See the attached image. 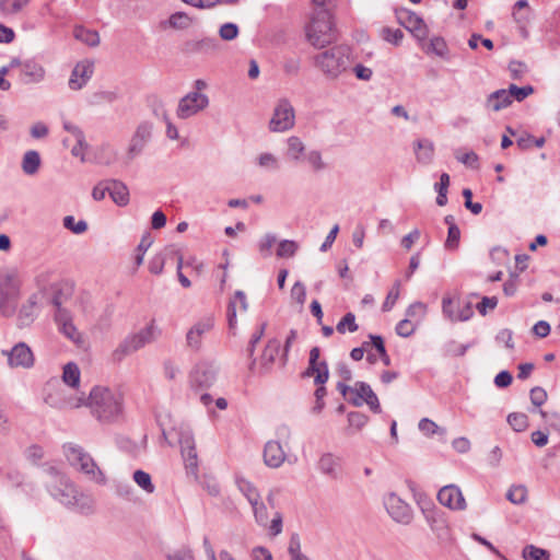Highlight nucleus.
I'll list each match as a JSON object with an SVG mask.
<instances>
[{"label":"nucleus","instance_id":"nucleus-49","mask_svg":"<svg viewBox=\"0 0 560 560\" xmlns=\"http://www.w3.org/2000/svg\"><path fill=\"white\" fill-rule=\"evenodd\" d=\"M460 230L457 225H453L447 231V237L445 241V248L448 250H455L459 246Z\"/></svg>","mask_w":560,"mask_h":560},{"label":"nucleus","instance_id":"nucleus-43","mask_svg":"<svg viewBox=\"0 0 560 560\" xmlns=\"http://www.w3.org/2000/svg\"><path fill=\"white\" fill-rule=\"evenodd\" d=\"M336 329L339 334H345L346 331L354 332L359 329L358 324L355 323V315L351 312L347 313L337 324Z\"/></svg>","mask_w":560,"mask_h":560},{"label":"nucleus","instance_id":"nucleus-15","mask_svg":"<svg viewBox=\"0 0 560 560\" xmlns=\"http://www.w3.org/2000/svg\"><path fill=\"white\" fill-rule=\"evenodd\" d=\"M168 260H176L177 269L183 268V255L180 254L179 249L173 245H170L151 258L149 261L150 272L153 275L162 273L164 266Z\"/></svg>","mask_w":560,"mask_h":560},{"label":"nucleus","instance_id":"nucleus-58","mask_svg":"<svg viewBox=\"0 0 560 560\" xmlns=\"http://www.w3.org/2000/svg\"><path fill=\"white\" fill-rule=\"evenodd\" d=\"M265 329H266V324H261L255 332H253L250 339H249V342H248V346H247V354L249 358H253L254 357V352H255V348H256V345L260 341V339L262 338L264 334H265Z\"/></svg>","mask_w":560,"mask_h":560},{"label":"nucleus","instance_id":"nucleus-23","mask_svg":"<svg viewBox=\"0 0 560 560\" xmlns=\"http://www.w3.org/2000/svg\"><path fill=\"white\" fill-rule=\"evenodd\" d=\"M317 469L330 479H338L342 469V457L330 452L324 453L317 462Z\"/></svg>","mask_w":560,"mask_h":560},{"label":"nucleus","instance_id":"nucleus-38","mask_svg":"<svg viewBox=\"0 0 560 560\" xmlns=\"http://www.w3.org/2000/svg\"><path fill=\"white\" fill-rule=\"evenodd\" d=\"M287 155L290 160L298 162L305 151V145L299 137L292 136L288 139Z\"/></svg>","mask_w":560,"mask_h":560},{"label":"nucleus","instance_id":"nucleus-36","mask_svg":"<svg viewBox=\"0 0 560 560\" xmlns=\"http://www.w3.org/2000/svg\"><path fill=\"white\" fill-rule=\"evenodd\" d=\"M235 482L238 490L244 494L249 504H257V500L260 499V493L257 488L244 477L236 476Z\"/></svg>","mask_w":560,"mask_h":560},{"label":"nucleus","instance_id":"nucleus-8","mask_svg":"<svg viewBox=\"0 0 560 560\" xmlns=\"http://www.w3.org/2000/svg\"><path fill=\"white\" fill-rule=\"evenodd\" d=\"M384 506L390 518L401 525H409L413 520V510L409 503L397 493L389 492L384 495Z\"/></svg>","mask_w":560,"mask_h":560},{"label":"nucleus","instance_id":"nucleus-55","mask_svg":"<svg viewBox=\"0 0 560 560\" xmlns=\"http://www.w3.org/2000/svg\"><path fill=\"white\" fill-rule=\"evenodd\" d=\"M418 428L425 435H433L440 431H441V433L445 432L444 429L439 428V425L429 418H422L419 421Z\"/></svg>","mask_w":560,"mask_h":560},{"label":"nucleus","instance_id":"nucleus-34","mask_svg":"<svg viewBox=\"0 0 560 560\" xmlns=\"http://www.w3.org/2000/svg\"><path fill=\"white\" fill-rule=\"evenodd\" d=\"M109 196L119 207H124L129 202V190L127 186L119 180H109Z\"/></svg>","mask_w":560,"mask_h":560},{"label":"nucleus","instance_id":"nucleus-12","mask_svg":"<svg viewBox=\"0 0 560 560\" xmlns=\"http://www.w3.org/2000/svg\"><path fill=\"white\" fill-rule=\"evenodd\" d=\"M349 402L355 407L366 404L374 413H380L382 411L376 394L365 382H355L352 390V397H349Z\"/></svg>","mask_w":560,"mask_h":560},{"label":"nucleus","instance_id":"nucleus-32","mask_svg":"<svg viewBox=\"0 0 560 560\" xmlns=\"http://www.w3.org/2000/svg\"><path fill=\"white\" fill-rule=\"evenodd\" d=\"M48 474L51 476V478L54 479L51 482H50V491H51V494L56 498H66L68 495L67 491H68V482H67V479H65L63 477L60 476V472L59 470L51 466L48 468Z\"/></svg>","mask_w":560,"mask_h":560},{"label":"nucleus","instance_id":"nucleus-3","mask_svg":"<svg viewBox=\"0 0 560 560\" xmlns=\"http://www.w3.org/2000/svg\"><path fill=\"white\" fill-rule=\"evenodd\" d=\"M314 66L329 79H337L350 66V48L345 45L332 46L313 57Z\"/></svg>","mask_w":560,"mask_h":560},{"label":"nucleus","instance_id":"nucleus-27","mask_svg":"<svg viewBox=\"0 0 560 560\" xmlns=\"http://www.w3.org/2000/svg\"><path fill=\"white\" fill-rule=\"evenodd\" d=\"M287 454L278 441H268L264 448V462L270 468L280 467L285 460Z\"/></svg>","mask_w":560,"mask_h":560},{"label":"nucleus","instance_id":"nucleus-56","mask_svg":"<svg viewBox=\"0 0 560 560\" xmlns=\"http://www.w3.org/2000/svg\"><path fill=\"white\" fill-rule=\"evenodd\" d=\"M117 100V94L113 91H101L92 95L90 103L93 105L102 103H113Z\"/></svg>","mask_w":560,"mask_h":560},{"label":"nucleus","instance_id":"nucleus-13","mask_svg":"<svg viewBox=\"0 0 560 560\" xmlns=\"http://www.w3.org/2000/svg\"><path fill=\"white\" fill-rule=\"evenodd\" d=\"M214 327V318L206 316L196 322L186 334V345L192 351H199L202 346V338Z\"/></svg>","mask_w":560,"mask_h":560},{"label":"nucleus","instance_id":"nucleus-17","mask_svg":"<svg viewBox=\"0 0 560 560\" xmlns=\"http://www.w3.org/2000/svg\"><path fill=\"white\" fill-rule=\"evenodd\" d=\"M399 23L408 30L417 39L423 40L428 37V27L424 21L415 12L401 10L397 13Z\"/></svg>","mask_w":560,"mask_h":560},{"label":"nucleus","instance_id":"nucleus-59","mask_svg":"<svg viewBox=\"0 0 560 560\" xmlns=\"http://www.w3.org/2000/svg\"><path fill=\"white\" fill-rule=\"evenodd\" d=\"M398 336L407 338L410 337L415 330L416 326L411 323L409 318L401 319L395 328Z\"/></svg>","mask_w":560,"mask_h":560},{"label":"nucleus","instance_id":"nucleus-62","mask_svg":"<svg viewBox=\"0 0 560 560\" xmlns=\"http://www.w3.org/2000/svg\"><path fill=\"white\" fill-rule=\"evenodd\" d=\"M529 398L534 406L540 407L547 400V392L542 387L536 386L530 389Z\"/></svg>","mask_w":560,"mask_h":560},{"label":"nucleus","instance_id":"nucleus-40","mask_svg":"<svg viewBox=\"0 0 560 560\" xmlns=\"http://www.w3.org/2000/svg\"><path fill=\"white\" fill-rule=\"evenodd\" d=\"M299 249V244L292 240H283L279 243L276 255L279 258L293 257Z\"/></svg>","mask_w":560,"mask_h":560},{"label":"nucleus","instance_id":"nucleus-44","mask_svg":"<svg viewBox=\"0 0 560 560\" xmlns=\"http://www.w3.org/2000/svg\"><path fill=\"white\" fill-rule=\"evenodd\" d=\"M133 480L135 482L143 489L148 493H153L155 490L154 485L152 483L151 476L139 469L133 472Z\"/></svg>","mask_w":560,"mask_h":560},{"label":"nucleus","instance_id":"nucleus-48","mask_svg":"<svg viewBox=\"0 0 560 560\" xmlns=\"http://www.w3.org/2000/svg\"><path fill=\"white\" fill-rule=\"evenodd\" d=\"M30 0H0V9L5 14L20 12Z\"/></svg>","mask_w":560,"mask_h":560},{"label":"nucleus","instance_id":"nucleus-46","mask_svg":"<svg viewBox=\"0 0 560 560\" xmlns=\"http://www.w3.org/2000/svg\"><path fill=\"white\" fill-rule=\"evenodd\" d=\"M22 71L26 82L40 81L44 78V69L35 63H25Z\"/></svg>","mask_w":560,"mask_h":560},{"label":"nucleus","instance_id":"nucleus-1","mask_svg":"<svg viewBox=\"0 0 560 560\" xmlns=\"http://www.w3.org/2000/svg\"><path fill=\"white\" fill-rule=\"evenodd\" d=\"M88 407L92 416L100 422L110 423L122 413V397L108 387L94 386L89 396L72 395V407Z\"/></svg>","mask_w":560,"mask_h":560},{"label":"nucleus","instance_id":"nucleus-37","mask_svg":"<svg viewBox=\"0 0 560 560\" xmlns=\"http://www.w3.org/2000/svg\"><path fill=\"white\" fill-rule=\"evenodd\" d=\"M40 166L39 153L35 150L25 152L22 159V170L26 175H34L38 172Z\"/></svg>","mask_w":560,"mask_h":560},{"label":"nucleus","instance_id":"nucleus-41","mask_svg":"<svg viewBox=\"0 0 560 560\" xmlns=\"http://www.w3.org/2000/svg\"><path fill=\"white\" fill-rule=\"evenodd\" d=\"M506 420L516 432H523L528 427V417L523 412H512L508 416Z\"/></svg>","mask_w":560,"mask_h":560},{"label":"nucleus","instance_id":"nucleus-29","mask_svg":"<svg viewBox=\"0 0 560 560\" xmlns=\"http://www.w3.org/2000/svg\"><path fill=\"white\" fill-rule=\"evenodd\" d=\"M21 281L14 273L0 277V296L20 298Z\"/></svg>","mask_w":560,"mask_h":560},{"label":"nucleus","instance_id":"nucleus-28","mask_svg":"<svg viewBox=\"0 0 560 560\" xmlns=\"http://www.w3.org/2000/svg\"><path fill=\"white\" fill-rule=\"evenodd\" d=\"M72 138L77 144L72 148V156L80 158L81 163H93L95 155L84 140L83 132L72 127Z\"/></svg>","mask_w":560,"mask_h":560},{"label":"nucleus","instance_id":"nucleus-2","mask_svg":"<svg viewBox=\"0 0 560 560\" xmlns=\"http://www.w3.org/2000/svg\"><path fill=\"white\" fill-rule=\"evenodd\" d=\"M307 40L317 48H323L337 39L332 15L328 9L314 10L310 23L305 27Z\"/></svg>","mask_w":560,"mask_h":560},{"label":"nucleus","instance_id":"nucleus-10","mask_svg":"<svg viewBox=\"0 0 560 560\" xmlns=\"http://www.w3.org/2000/svg\"><path fill=\"white\" fill-rule=\"evenodd\" d=\"M209 105V97L200 92H189L179 100L176 115L180 119H187L197 115Z\"/></svg>","mask_w":560,"mask_h":560},{"label":"nucleus","instance_id":"nucleus-24","mask_svg":"<svg viewBox=\"0 0 560 560\" xmlns=\"http://www.w3.org/2000/svg\"><path fill=\"white\" fill-rule=\"evenodd\" d=\"M451 298L444 296L442 300V312L445 317L452 322H465L474 316L472 304L469 301L458 302L456 311H450Z\"/></svg>","mask_w":560,"mask_h":560},{"label":"nucleus","instance_id":"nucleus-21","mask_svg":"<svg viewBox=\"0 0 560 560\" xmlns=\"http://www.w3.org/2000/svg\"><path fill=\"white\" fill-rule=\"evenodd\" d=\"M152 128V124L148 121H143L137 127L128 149V154L131 159L142 152L145 144L151 139Z\"/></svg>","mask_w":560,"mask_h":560},{"label":"nucleus","instance_id":"nucleus-47","mask_svg":"<svg viewBox=\"0 0 560 560\" xmlns=\"http://www.w3.org/2000/svg\"><path fill=\"white\" fill-rule=\"evenodd\" d=\"M250 505H252L256 522L259 525L267 527L269 516H268V511H267L266 504L260 499H258L257 504H250Z\"/></svg>","mask_w":560,"mask_h":560},{"label":"nucleus","instance_id":"nucleus-19","mask_svg":"<svg viewBox=\"0 0 560 560\" xmlns=\"http://www.w3.org/2000/svg\"><path fill=\"white\" fill-rule=\"evenodd\" d=\"M182 455L185 462V468L188 475L195 479L198 477V456L196 452L194 438L185 433L179 439Z\"/></svg>","mask_w":560,"mask_h":560},{"label":"nucleus","instance_id":"nucleus-57","mask_svg":"<svg viewBox=\"0 0 560 560\" xmlns=\"http://www.w3.org/2000/svg\"><path fill=\"white\" fill-rule=\"evenodd\" d=\"M219 35L223 40H233L238 35V27L235 23H225L221 25Z\"/></svg>","mask_w":560,"mask_h":560},{"label":"nucleus","instance_id":"nucleus-31","mask_svg":"<svg viewBox=\"0 0 560 560\" xmlns=\"http://www.w3.org/2000/svg\"><path fill=\"white\" fill-rule=\"evenodd\" d=\"M280 351V341L278 339H270L260 357V368L262 372H268Z\"/></svg>","mask_w":560,"mask_h":560},{"label":"nucleus","instance_id":"nucleus-14","mask_svg":"<svg viewBox=\"0 0 560 560\" xmlns=\"http://www.w3.org/2000/svg\"><path fill=\"white\" fill-rule=\"evenodd\" d=\"M218 368L211 362L198 363L190 373V383L192 386L209 388L217 378Z\"/></svg>","mask_w":560,"mask_h":560},{"label":"nucleus","instance_id":"nucleus-5","mask_svg":"<svg viewBox=\"0 0 560 560\" xmlns=\"http://www.w3.org/2000/svg\"><path fill=\"white\" fill-rule=\"evenodd\" d=\"M319 357L320 349L318 347H313L310 351L308 366L301 374L303 378L314 376V384L317 388L314 393L316 404L313 411L317 413H319L325 406L324 398L327 395L325 384L329 378L328 363L325 360L320 361Z\"/></svg>","mask_w":560,"mask_h":560},{"label":"nucleus","instance_id":"nucleus-42","mask_svg":"<svg viewBox=\"0 0 560 560\" xmlns=\"http://www.w3.org/2000/svg\"><path fill=\"white\" fill-rule=\"evenodd\" d=\"M73 502H72V510H77L81 514H89L93 510V500L89 495L80 494L78 498L77 495H72Z\"/></svg>","mask_w":560,"mask_h":560},{"label":"nucleus","instance_id":"nucleus-35","mask_svg":"<svg viewBox=\"0 0 560 560\" xmlns=\"http://www.w3.org/2000/svg\"><path fill=\"white\" fill-rule=\"evenodd\" d=\"M487 104L494 112L506 108L512 104L511 93L508 90H498L488 96Z\"/></svg>","mask_w":560,"mask_h":560},{"label":"nucleus","instance_id":"nucleus-18","mask_svg":"<svg viewBox=\"0 0 560 560\" xmlns=\"http://www.w3.org/2000/svg\"><path fill=\"white\" fill-rule=\"evenodd\" d=\"M424 520L427 521L430 529L441 540H445L450 536V528L444 513L435 508L422 509Z\"/></svg>","mask_w":560,"mask_h":560},{"label":"nucleus","instance_id":"nucleus-4","mask_svg":"<svg viewBox=\"0 0 560 560\" xmlns=\"http://www.w3.org/2000/svg\"><path fill=\"white\" fill-rule=\"evenodd\" d=\"M44 298L54 307V318L60 331L70 338V292L67 282L52 283L43 292Z\"/></svg>","mask_w":560,"mask_h":560},{"label":"nucleus","instance_id":"nucleus-22","mask_svg":"<svg viewBox=\"0 0 560 560\" xmlns=\"http://www.w3.org/2000/svg\"><path fill=\"white\" fill-rule=\"evenodd\" d=\"M219 48V42L213 37L190 39L184 43L183 52L187 55H211Z\"/></svg>","mask_w":560,"mask_h":560},{"label":"nucleus","instance_id":"nucleus-9","mask_svg":"<svg viewBox=\"0 0 560 560\" xmlns=\"http://www.w3.org/2000/svg\"><path fill=\"white\" fill-rule=\"evenodd\" d=\"M295 112L288 98H280L273 109L269 121V129L272 132H284L294 127Z\"/></svg>","mask_w":560,"mask_h":560},{"label":"nucleus","instance_id":"nucleus-51","mask_svg":"<svg viewBox=\"0 0 560 560\" xmlns=\"http://www.w3.org/2000/svg\"><path fill=\"white\" fill-rule=\"evenodd\" d=\"M508 91L511 93V100L515 98L516 101L522 102L534 92V89L532 85L517 86L515 84H511Z\"/></svg>","mask_w":560,"mask_h":560},{"label":"nucleus","instance_id":"nucleus-54","mask_svg":"<svg viewBox=\"0 0 560 560\" xmlns=\"http://www.w3.org/2000/svg\"><path fill=\"white\" fill-rule=\"evenodd\" d=\"M382 35L386 42H388L395 46H398L404 38V33L399 28L393 30L390 27H384L382 30Z\"/></svg>","mask_w":560,"mask_h":560},{"label":"nucleus","instance_id":"nucleus-64","mask_svg":"<svg viewBox=\"0 0 560 560\" xmlns=\"http://www.w3.org/2000/svg\"><path fill=\"white\" fill-rule=\"evenodd\" d=\"M369 418L368 416H365L364 413L362 412H359V411H352V412H349L348 413V421H349V424L351 427H354L355 429L360 430L361 428H363L366 422H368Z\"/></svg>","mask_w":560,"mask_h":560},{"label":"nucleus","instance_id":"nucleus-25","mask_svg":"<svg viewBox=\"0 0 560 560\" xmlns=\"http://www.w3.org/2000/svg\"><path fill=\"white\" fill-rule=\"evenodd\" d=\"M94 73V61L84 59L72 69V90L82 89Z\"/></svg>","mask_w":560,"mask_h":560},{"label":"nucleus","instance_id":"nucleus-6","mask_svg":"<svg viewBox=\"0 0 560 560\" xmlns=\"http://www.w3.org/2000/svg\"><path fill=\"white\" fill-rule=\"evenodd\" d=\"M161 331L152 320L148 326L139 330L137 334L127 336L114 350L113 359L115 361H121L125 357L138 351L145 345L153 342Z\"/></svg>","mask_w":560,"mask_h":560},{"label":"nucleus","instance_id":"nucleus-30","mask_svg":"<svg viewBox=\"0 0 560 560\" xmlns=\"http://www.w3.org/2000/svg\"><path fill=\"white\" fill-rule=\"evenodd\" d=\"M416 159L421 164H430L434 156V144L429 139H419L415 142Z\"/></svg>","mask_w":560,"mask_h":560},{"label":"nucleus","instance_id":"nucleus-61","mask_svg":"<svg viewBox=\"0 0 560 560\" xmlns=\"http://www.w3.org/2000/svg\"><path fill=\"white\" fill-rule=\"evenodd\" d=\"M306 160L310 163V165L313 167L314 171L318 172L326 167L322 154L317 150L310 151L306 154Z\"/></svg>","mask_w":560,"mask_h":560},{"label":"nucleus","instance_id":"nucleus-63","mask_svg":"<svg viewBox=\"0 0 560 560\" xmlns=\"http://www.w3.org/2000/svg\"><path fill=\"white\" fill-rule=\"evenodd\" d=\"M291 298L303 305L306 300V289L301 281H296L291 289Z\"/></svg>","mask_w":560,"mask_h":560},{"label":"nucleus","instance_id":"nucleus-11","mask_svg":"<svg viewBox=\"0 0 560 560\" xmlns=\"http://www.w3.org/2000/svg\"><path fill=\"white\" fill-rule=\"evenodd\" d=\"M72 465H79V470L93 481L103 482L105 479L91 455L79 446H72Z\"/></svg>","mask_w":560,"mask_h":560},{"label":"nucleus","instance_id":"nucleus-20","mask_svg":"<svg viewBox=\"0 0 560 560\" xmlns=\"http://www.w3.org/2000/svg\"><path fill=\"white\" fill-rule=\"evenodd\" d=\"M438 500L442 505L451 510L462 511L466 509L465 498L460 489L454 485L444 486L440 489Z\"/></svg>","mask_w":560,"mask_h":560},{"label":"nucleus","instance_id":"nucleus-16","mask_svg":"<svg viewBox=\"0 0 560 560\" xmlns=\"http://www.w3.org/2000/svg\"><path fill=\"white\" fill-rule=\"evenodd\" d=\"M8 357V363L11 368L30 369L34 365V354L25 342L16 343L10 351H3Z\"/></svg>","mask_w":560,"mask_h":560},{"label":"nucleus","instance_id":"nucleus-50","mask_svg":"<svg viewBox=\"0 0 560 560\" xmlns=\"http://www.w3.org/2000/svg\"><path fill=\"white\" fill-rule=\"evenodd\" d=\"M168 23L174 28L184 30L191 24V19L184 12H175L170 16Z\"/></svg>","mask_w":560,"mask_h":560},{"label":"nucleus","instance_id":"nucleus-39","mask_svg":"<svg viewBox=\"0 0 560 560\" xmlns=\"http://www.w3.org/2000/svg\"><path fill=\"white\" fill-rule=\"evenodd\" d=\"M523 558L525 560H549L550 553L548 550L536 547L534 545H527L523 549Z\"/></svg>","mask_w":560,"mask_h":560},{"label":"nucleus","instance_id":"nucleus-53","mask_svg":"<svg viewBox=\"0 0 560 560\" xmlns=\"http://www.w3.org/2000/svg\"><path fill=\"white\" fill-rule=\"evenodd\" d=\"M19 299L0 296V312L5 317H11L16 311V303Z\"/></svg>","mask_w":560,"mask_h":560},{"label":"nucleus","instance_id":"nucleus-26","mask_svg":"<svg viewBox=\"0 0 560 560\" xmlns=\"http://www.w3.org/2000/svg\"><path fill=\"white\" fill-rule=\"evenodd\" d=\"M42 299H44L43 292H36L32 294L26 303L21 307L18 316L20 327L28 326L33 323L36 316V310L38 308Z\"/></svg>","mask_w":560,"mask_h":560},{"label":"nucleus","instance_id":"nucleus-60","mask_svg":"<svg viewBox=\"0 0 560 560\" xmlns=\"http://www.w3.org/2000/svg\"><path fill=\"white\" fill-rule=\"evenodd\" d=\"M430 49L440 57H445L448 51L446 42L442 37H433L430 40Z\"/></svg>","mask_w":560,"mask_h":560},{"label":"nucleus","instance_id":"nucleus-45","mask_svg":"<svg viewBox=\"0 0 560 560\" xmlns=\"http://www.w3.org/2000/svg\"><path fill=\"white\" fill-rule=\"evenodd\" d=\"M527 489L525 486H512L506 493V499L514 504H522L526 501Z\"/></svg>","mask_w":560,"mask_h":560},{"label":"nucleus","instance_id":"nucleus-52","mask_svg":"<svg viewBox=\"0 0 560 560\" xmlns=\"http://www.w3.org/2000/svg\"><path fill=\"white\" fill-rule=\"evenodd\" d=\"M277 241L276 235L273 234H266L258 243V249L260 255L264 258L271 256V248L275 245Z\"/></svg>","mask_w":560,"mask_h":560},{"label":"nucleus","instance_id":"nucleus-7","mask_svg":"<svg viewBox=\"0 0 560 560\" xmlns=\"http://www.w3.org/2000/svg\"><path fill=\"white\" fill-rule=\"evenodd\" d=\"M70 388V362L62 366L61 378L51 377L44 387V400L54 408H61L68 401Z\"/></svg>","mask_w":560,"mask_h":560},{"label":"nucleus","instance_id":"nucleus-33","mask_svg":"<svg viewBox=\"0 0 560 560\" xmlns=\"http://www.w3.org/2000/svg\"><path fill=\"white\" fill-rule=\"evenodd\" d=\"M72 37L90 47H95L100 44L98 33L82 25H75L72 28Z\"/></svg>","mask_w":560,"mask_h":560}]
</instances>
